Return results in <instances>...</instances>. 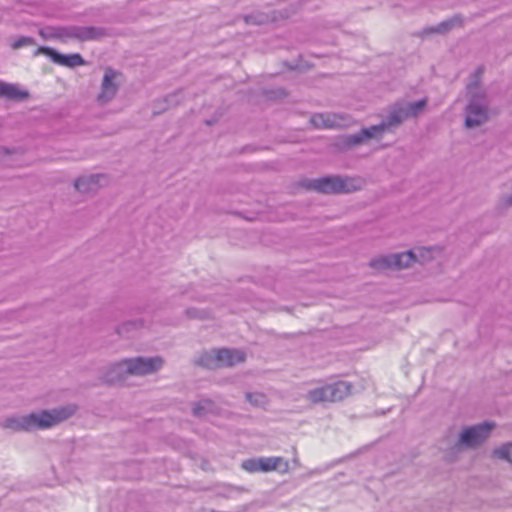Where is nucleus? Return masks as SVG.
I'll list each match as a JSON object with an SVG mask.
<instances>
[{
    "label": "nucleus",
    "instance_id": "obj_24",
    "mask_svg": "<svg viewBox=\"0 0 512 512\" xmlns=\"http://www.w3.org/2000/svg\"><path fill=\"white\" fill-rule=\"evenodd\" d=\"M33 44H34L33 38L28 37V36H21L13 42L12 47L14 49H19L24 46H30Z\"/></svg>",
    "mask_w": 512,
    "mask_h": 512
},
{
    "label": "nucleus",
    "instance_id": "obj_19",
    "mask_svg": "<svg viewBox=\"0 0 512 512\" xmlns=\"http://www.w3.org/2000/svg\"><path fill=\"white\" fill-rule=\"evenodd\" d=\"M143 323L141 321H127L122 323L117 328V333L121 336H129V333L133 330H138L140 327H142Z\"/></svg>",
    "mask_w": 512,
    "mask_h": 512
},
{
    "label": "nucleus",
    "instance_id": "obj_5",
    "mask_svg": "<svg viewBox=\"0 0 512 512\" xmlns=\"http://www.w3.org/2000/svg\"><path fill=\"white\" fill-rule=\"evenodd\" d=\"M363 180L357 177L326 176L308 180L305 187L320 193H351L362 188Z\"/></svg>",
    "mask_w": 512,
    "mask_h": 512
},
{
    "label": "nucleus",
    "instance_id": "obj_29",
    "mask_svg": "<svg viewBox=\"0 0 512 512\" xmlns=\"http://www.w3.org/2000/svg\"><path fill=\"white\" fill-rule=\"evenodd\" d=\"M8 153H9V151L6 148L0 147V155L1 154H8Z\"/></svg>",
    "mask_w": 512,
    "mask_h": 512
},
{
    "label": "nucleus",
    "instance_id": "obj_9",
    "mask_svg": "<svg viewBox=\"0 0 512 512\" xmlns=\"http://www.w3.org/2000/svg\"><path fill=\"white\" fill-rule=\"evenodd\" d=\"M417 261V255L409 250L402 253H395L387 256L374 258L370 261V266L374 269H402L410 266L413 262Z\"/></svg>",
    "mask_w": 512,
    "mask_h": 512
},
{
    "label": "nucleus",
    "instance_id": "obj_22",
    "mask_svg": "<svg viewBox=\"0 0 512 512\" xmlns=\"http://www.w3.org/2000/svg\"><path fill=\"white\" fill-rule=\"evenodd\" d=\"M243 469L248 472H261L260 470V457L254 459L245 460L242 463Z\"/></svg>",
    "mask_w": 512,
    "mask_h": 512
},
{
    "label": "nucleus",
    "instance_id": "obj_3",
    "mask_svg": "<svg viewBox=\"0 0 512 512\" xmlns=\"http://www.w3.org/2000/svg\"><path fill=\"white\" fill-rule=\"evenodd\" d=\"M482 67H478L467 84L469 102L465 108V126L474 128L488 120V102L484 90L480 87Z\"/></svg>",
    "mask_w": 512,
    "mask_h": 512
},
{
    "label": "nucleus",
    "instance_id": "obj_28",
    "mask_svg": "<svg viewBox=\"0 0 512 512\" xmlns=\"http://www.w3.org/2000/svg\"><path fill=\"white\" fill-rule=\"evenodd\" d=\"M294 454H296L295 448H294ZM292 462L295 466H297V467L300 466V461H299V458L297 457V455H294Z\"/></svg>",
    "mask_w": 512,
    "mask_h": 512
},
{
    "label": "nucleus",
    "instance_id": "obj_14",
    "mask_svg": "<svg viewBox=\"0 0 512 512\" xmlns=\"http://www.w3.org/2000/svg\"><path fill=\"white\" fill-rule=\"evenodd\" d=\"M103 175H90L79 177L75 183V189L81 193H88L94 191L100 184V180L103 179Z\"/></svg>",
    "mask_w": 512,
    "mask_h": 512
},
{
    "label": "nucleus",
    "instance_id": "obj_12",
    "mask_svg": "<svg viewBox=\"0 0 512 512\" xmlns=\"http://www.w3.org/2000/svg\"><path fill=\"white\" fill-rule=\"evenodd\" d=\"M118 75L119 74L111 68L105 69L104 77L101 84V91L98 95V101L100 103H107L114 98L118 90V84L116 83V78L118 77Z\"/></svg>",
    "mask_w": 512,
    "mask_h": 512
},
{
    "label": "nucleus",
    "instance_id": "obj_27",
    "mask_svg": "<svg viewBox=\"0 0 512 512\" xmlns=\"http://www.w3.org/2000/svg\"><path fill=\"white\" fill-rule=\"evenodd\" d=\"M176 97H177V95H170L165 98V101L170 105L175 102Z\"/></svg>",
    "mask_w": 512,
    "mask_h": 512
},
{
    "label": "nucleus",
    "instance_id": "obj_16",
    "mask_svg": "<svg viewBox=\"0 0 512 512\" xmlns=\"http://www.w3.org/2000/svg\"><path fill=\"white\" fill-rule=\"evenodd\" d=\"M192 412L196 417H206L210 414H217L219 412V408L212 400L201 399L193 405Z\"/></svg>",
    "mask_w": 512,
    "mask_h": 512
},
{
    "label": "nucleus",
    "instance_id": "obj_25",
    "mask_svg": "<svg viewBox=\"0 0 512 512\" xmlns=\"http://www.w3.org/2000/svg\"><path fill=\"white\" fill-rule=\"evenodd\" d=\"M420 256L423 258V261L425 260V254H430V249L421 248L419 249Z\"/></svg>",
    "mask_w": 512,
    "mask_h": 512
},
{
    "label": "nucleus",
    "instance_id": "obj_11",
    "mask_svg": "<svg viewBox=\"0 0 512 512\" xmlns=\"http://www.w3.org/2000/svg\"><path fill=\"white\" fill-rule=\"evenodd\" d=\"M36 54H44L48 56L54 63L70 68H74L85 63L82 56L78 53L66 55L59 53L50 47H39Z\"/></svg>",
    "mask_w": 512,
    "mask_h": 512
},
{
    "label": "nucleus",
    "instance_id": "obj_4",
    "mask_svg": "<svg viewBox=\"0 0 512 512\" xmlns=\"http://www.w3.org/2000/svg\"><path fill=\"white\" fill-rule=\"evenodd\" d=\"M407 118H410V115L405 103H398L392 108L386 120L378 125L363 128L358 133L343 136L340 144L343 147H353L368 139H380L387 129L402 123Z\"/></svg>",
    "mask_w": 512,
    "mask_h": 512
},
{
    "label": "nucleus",
    "instance_id": "obj_13",
    "mask_svg": "<svg viewBox=\"0 0 512 512\" xmlns=\"http://www.w3.org/2000/svg\"><path fill=\"white\" fill-rule=\"evenodd\" d=\"M289 462L280 456L260 457L261 472L277 471L285 474L289 471Z\"/></svg>",
    "mask_w": 512,
    "mask_h": 512
},
{
    "label": "nucleus",
    "instance_id": "obj_18",
    "mask_svg": "<svg viewBox=\"0 0 512 512\" xmlns=\"http://www.w3.org/2000/svg\"><path fill=\"white\" fill-rule=\"evenodd\" d=\"M462 25V18L459 15L453 16L452 18L439 23L437 26L429 29L430 32L445 33L455 26Z\"/></svg>",
    "mask_w": 512,
    "mask_h": 512
},
{
    "label": "nucleus",
    "instance_id": "obj_15",
    "mask_svg": "<svg viewBox=\"0 0 512 512\" xmlns=\"http://www.w3.org/2000/svg\"><path fill=\"white\" fill-rule=\"evenodd\" d=\"M28 92L21 90L17 85L0 81V97L9 100H23L28 97Z\"/></svg>",
    "mask_w": 512,
    "mask_h": 512
},
{
    "label": "nucleus",
    "instance_id": "obj_6",
    "mask_svg": "<svg viewBox=\"0 0 512 512\" xmlns=\"http://www.w3.org/2000/svg\"><path fill=\"white\" fill-rule=\"evenodd\" d=\"M245 360V353L238 349H213L203 352L196 360V364L215 369L224 366H234Z\"/></svg>",
    "mask_w": 512,
    "mask_h": 512
},
{
    "label": "nucleus",
    "instance_id": "obj_2",
    "mask_svg": "<svg viewBox=\"0 0 512 512\" xmlns=\"http://www.w3.org/2000/svg\"><path fill=\"white\" fill-rule=\"evenodd\" d=\"M163 363L160 356L126 358L111 364L103 375V380L112 384L125 380L129 375L145 376L161 369Z\"/></svg>",
    "mask_w": 512,
    "mask_h": 512
},
{
    "label": "nucleus",
    "instance_id": "obj_8",
    "mask_svg": "<svg viewBox=\"0 0 512 512\" xmlns=\"http://www.w3.org/2000/svg\"><path fill=\"white\" fill-rule=\"evenodd\" d=\"M493 427L494 424L491 422L465 427L459 435L456 446L459 448H476L488 438Z\"/></svg>",
    "mask_w": 512,
    "mask_h": 512
},
{
    "label": "nucleus",
    "instance_id": "obj_20",
    "mask_svg": "<svg viewBox=\"0 0 512 512\" xmlns=\"http://www.w3.org/2000/svg\"><path fill=\"white\" fill-rule=\"evenodd\" d=\"M494 454L500 458L512 463V443H507L494 450Z\"/></svg>",
    "mask_w": 512,
    "mask_h": 512
},
{
    "label": "nucleus",
    "instance_id": "obj_10",
    "mask_svg": "<svg viewBox=\"0 0 512 512\" xmlns=\"http://www.w3.org/2000/svg\"><path fill=\"white\" fill-rule=\"evenodd\" d=\"M102 35V31L95 27L72 26L68 28H55L53 36L66 39L74 38L80 41L94 40Z\"/></svg>",
    "mask_w": 512,
    "mask_h": 512
},
{
    "label": "nucleus",
    "instance_id": "obj_26",
    "mask_svg": "<svg viewBox=\"0 0 512 512\" xmlns=\"http://www.w3.org/2000/svg\"><path fill=\"white\" fill-rule=\"evenodd\" d=\"M246 23H261L262 21H255L252 15H248L245 17Z\"/></svg>",
    "mask_w": 512,
    "mask_h": 512
},
{
    "label": "nucleus",
    "instance_id": "obj_23",
    "mask_svg": "<svg viewBox=\"0 0 512 512\" xmlns=\"http://www.w3.org/2000/svg\"><path fill=\"white\" fill-rule=\"evenodd\" d=\"M246 398L250 403L256 406L264 405L266 402V397L262 393H247Z\"/></svg>",
    "mask_w": 512,
    "mask_h": 512
},
{
    "label": "nucleus",
    "instance_id": "obj_7",
    "mask_svg": "<svg viewBox=\"0 0 512 512\" xmlns=\"http://www.w3.org/2000/svg\"><path fill=\"white\" fill-rule=\"evenodd\" d=\"M350 393V383L337 381L309 390L306 399L312 403L335 402L344 399Z\"/></svg>",
    "mask_w": 512,
    "mask_h": 512
},
{
    "label": "nucleus",
    "instance_id": "obj_17",
    "mask_svg": "<svg viewBox=\"0 0 512 512\" xmlns=\"http://www.w3.org/2000/svg\"><path fill=\"white\" fill-rule=\"evenodd\" d=\"M311 123L317 128H331L335 125H338V123H336L334 120V116L322 113L314 114L311 117Z\"/></svg>",
    "mask_w": 512,
    "mask_h": 512
},
{
    "label": "nucleus",
    "instance_id": "obj_1",
    "mask_svg": "<svg viewBox=\"0 0 512 512\" xmlns=\"http://www.w3.org/2000/svg\"><path fill=\"white\" fill-rule=\"evenodd\" d=\"M75 406L67 405L51 410H42L40 412L28 415L8 418L5 426L14 430L32 431L35 429H45L57 425L68 419L75 413Z\"/></svg>",
    "mask_w": 512,
    "mask_h": 512
},
{
    "label": "nucleus",
    "instance_id": "obj_21",
    "mask_svg": "<svg viewBox=\"0 0 512 512\" xmlns=\"http://www.w3.org/2000/svg\"><path fill=\"white\" fill-rule=\"evenodd\" d=\"M410 117L417 116L426 106V99L405 103Z\"/></svg>",
    "mask_w": 512,
    "mask_h": 512
}]
</instances>
